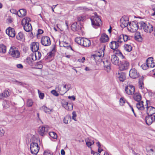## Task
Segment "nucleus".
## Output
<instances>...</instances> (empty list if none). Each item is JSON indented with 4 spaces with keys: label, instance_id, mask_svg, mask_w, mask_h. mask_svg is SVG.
Returning <instances> with one entry per match:
<instances>
[{
    "label": "nucleus",
    "instance_id": "f257e3e1",
    "mask_svg": "<svg viewBox=\"0 0 155 155\" xmlns=\"http://www.w3.org/2000/svg\"><path fill=\"white\" fill-rule=\"evenodd\" d=\"M138 23L141 28L146 33H150L153 30V26L149 23L140 21Z\"/></svg>",
    "mask_w": 155,
    "mask_h": 155
},
{
    "label": "nucleus",
    "instance_id": "f03ea898",
    "mask_svg": "<svg viewBox=\"0 0 155 155\" xmlns=\"http://www.w3.org/2000/svg\"><path fill=\"white\" fill-rule=\"evenodd\" d=\"M75 41L79 45L85 47H88L91 45L90 41L88 39L81 37L76 38Z\"/></svg>",
    "mask_w": 155,
    "mask_h": 155
},
{
    "label": "nucleus",
    "instance_id": "7ed1b4c3",
    "mask_svg": "<svg viewBox=\"0 0 155 155\" xmlns=\"http://www.w3.org/2000/svg\"><path fill=\"white\" fill-rule=\"evenodd\" d=\"M31 21L30 18L26 17L22 20L21 24L23 26L24 30L26 32H29L32 30V27L29 22Z\"/></svg>",
    "mask_w": 155,
    "mask_h": 155
},
{
    "label": "nucleus",
    "instance_id": "20e7f679",
    "mask_svg": "<svg viewBox=\"0 0 155 155\" xmlns=\"http://www.w3.org/2000/svg\"><path fill=\"white\" fill-rule=\"evenodd\" d=\"M120 44L118 43L117 41H112L110 44V48L113 50H114V53L116 54H118L119 56H121L123 58L124 56L123 55L121 52L120 51L117 49L119 46Z\"/></svg>",
    "mask_w": 155,
    "mask_h": 155
},
{
    "label": "nucleus",
    "instance_id": "39448f33",
    "mask_svg": "<svg viewBox=\"0 0 155 155\" xmlns=\"http://www.w3.org/2000/svg\"><path fill=\"white\" fill-rule=\"evenodd\" d=\"M137 22L136 21L130 22L128 26H127V29L131 32H135L138 29L139 27Z\"/></svg>",
    "mask_w": 155,
    "mask_h": 155
},
{
    "label": "nucleus",
    "instance_id": "423d86ee",
    "mask_svg": "<svg viewBox=\"0 0 155 155\" xmlns=\"http://www.w3.org/2000/svg\"><path fill=\"white\" fill-rule=\"evenodd\" d=\"M92 25L93 27L96 28V27L99 26L102 24L101 21L97 16H95L91 17Z\"/></svg>",
    "mask_w": 155,
    "mask_h": 155
},
{
    "label": "nucleus",
    "instance_id": "0eeeda50",
    "mask_svg": "<svg viewBox=\"0 0 155 155\" xmlns=\"http://www.w3.org/2000/svg\"><path fill=\"white\" fill-rule=\"evenodd\" d=\"M9 54L14 58H18L20 57V54L17 49L14 46L11 47L9 51Z\"/></svg>",
    "mask_w": 155,
    "mask_h": 155
},
{
    "label": "nucleus",
    "instance_id": "6e6552de",
    "mask_svg": "<svg viewBox=\"0 0 155 155\" xmlns=\"http://www.w3.org/2000/svg\"><path fill=\"white\" fill-rule=\"evenodd\" d=\"M39 149L37 143L33 142L31 144L30 149L32 154L36 155L38 153Z\"/></svg>",
    "mask_w": 155,
    "mask_h": 155
},
{
    "label": "nucleus",
    "instance_id": "1a4fd4ad",
    "mask_svg": "<svg viewBox=\"0 0 155 155\" xmlns=\"http://www.w3.org/2000/svg\"><path fill=\"white\" fill-rule=\"evenodd\" d=\"M41 41L42 45L45 46H48L51 43L50 38L47 36L42 37L41 39Z\"/></svg>",
    "mask_w": 155,
    "mask_h": 155
},
{
    "label": "nucleus",
    "instance_id": "9d476101",
    "mask_svg": "<svg viewBox=\"0 0 155 155\" xmlns=\"http://www.w3.org/2000/svg\"><path fill=\"white\" fill-rule=\"evenodd\" d=\"M135 91L134 87L132 85H129L125 87L126 92L129 95H132L134 94Z\"/></svg>",
    "mask_w": 155,
    "mask_h": 155
},
{
    "label": "nucleus",
    "instance_id": "9b49d317",
    "mask_svg": "<svg viewBox=\"0 0 155 155\" xmlns=\"http://www.w3.org/2000/svg\"><path fill=\"white\" fill-rule=\"evenodd\" d=\"M130 64L127 61H123L120 65L119 68L120 71H124L127 69L129 66Z\"/></svg>",
    "mask_w": 155,
    "mask_h": 155
},
{
    "label": "nucleus",
    "instance_id": "f8f14e48",
    "mask_svg": "<svg viewBox=\"0 0 155 155\" xmlns=\"http://www.w3.org/2000/svg\"><path fill=\"white\" fill-rule=\"evenodd\" d=\"M129 75L132 78H136L139 76V73L135 68H132L129 71Z\"/></svg>",
    "mask_w": 155,
    "mask_h": 155
},
{
    "label": "nucleus",
    "instance_id": "ddd939ff",
    "mask_svg": "<svg viewBox=\"0 0 155 155\" xmlns=\"http://www.w3.org/2000/svg\"><path fill=\"white\" fill-rule=\"evenodd\" d=\"M147 102L148 101H147V114L149 115L152 116V115L153 114H155V108L152 106H148Z\"/></svg>",
    "mask_w": 155,
    "mask_h": 155
},
{
    "label": "nucleus",
    "instance_id": "4468645a",
    "mask_svg": "<svg viewBox=\"0 0 155 155\" xmlns=\"http://www.w3.org/2000/svg\"><path fill=\"white\" fill-rule=\"evenodd\" d=\"M48 128L45 127H40L38 130L40 135L43 136L48 133Z\"/></svg>",
    "mask_w": 155,
    "mask_h": 155
},
{
    "label": "nucleus",
    "instance_id": "2eb2a0df",
    "mask_svg": "<svg viewBox=\"0 0 155 155\" xmlns=\"http://www.w3.org/2000/svg\"><path fill=\"white\" fill-rule=\"evenodd\" d=\"M39 44L36 42H34L31 44V49L33 52H36L38 50Z\"/></svg>",
    "mask_w": 155,
    "mask_h": 155
},
{
    "label": "nucleus",
    "instance_id": "dca6fc26",
    "mask_svg": "<svg viewBox=\"0 0 155 155\" xmlns=\"http://www.w3.org/2000/svg\"><path fill=\"white\" fill-rule=\"evenodd\" d=\"M6 33L10 37H14L15 35V29L14 28L9 27L6 30Z\"/></svg>",
    "mask_w": 155,
    "mask_h": 155
},
{
    "label": "nucleus",
    "instance_id": "f3484780",
    "mask_svg": "<svg viewBox=\"0 0 155 155\" xmlns=\"http://www.w3.org/2000/svg\"><path fill=\"white\" fill-rule=\"evenodd\" d=\"M117 76L120 81L123 82L126 79V74L123 72H119L117 74Z\"/></svg>",
    "mask_w": 155,
    "mask_h": 155
},
{
    "label": "nucleus",
    "instance_id": "a211bd4d",
    "mask_svg": "<svg viewBox=\"0 0 155 155\" xmlns=\"http://www.w3.org/2000/svg\"><path fill=\"white\" fill-rule=\"evenodd\" d=\"M111 61L112 64L115 65H118L120 64L119 59L115 54L112 55Z\"/></svg>",
    "mask_w": 155,
    "mask_h": 155
},
{
    "label": "nucleus",
    "instance_id": "6ab92c4d",
    "mask_svg": "<svg viewBox=\"0 0 155 155\" xmlns=\"http://www.w3.org/2000/svg\"><path fill=\"white\" fill-rule=\"evenodd\" d=\"M63 106L68 110L70 111L72 110L73 105L72 104L69 103L67 102L64 101L62 103Z\"/></svg>",
    "mask_w": 155,
    "mask_h": 155
},
{
    "label": "nucleus",
    "instance_id": "aec40b11",
    "mask_svg": "<svg viewBox=\"0 0 155 155\" xmlns=\"http://www.w3.org/2000/svg\"><path fill=\"white\" fill-rule=\"evenodd\" d=\"M146 63L148 66L150 68H153L155 66V64L154 62L153 58L150 57L147 58L146 61Z\"/></svg>",
    "mask_w": 155,
    "mask_h": 155
},
{
    "label": "nucleus",
    "instance_id": "412c9836",
    "mask_svg": "<svg viewBox=\"0 0 155 155\" xmlns=\"http://www.w3.org/2000/svg\"><path fill=\"white\" fill-rule=\"evenodd\" d=\"M154 117L153 116L149 115L146 117L145 121L147 124L148 125H150L153 121H154Z\"/></svg>",
    "mask_w": 155,
    "mask_h": 155
},
{
    "label": "nucleus",
    "instance_id": "4be33fe9",
    "mask_svg": "<svg viewBox=\"0 0 155 155\" xmlns=\"http://www.w3.org/2000/svg\"><path fill=\"white\" fill-rule=\"evenodd\" d=\"M120 26L122 28H124L126 27L127 28L130 22L127 20H125L124 18H121L120 20Z\"/></svg>",
    "mask_w": 155,
    "mask_h": 155
},
{
    "label": "nucleus",
    "instance_id": "5701e85b",
    "mask_svg": "<svg viewBox=\"0 0 155 155\" xmlns=\"http://www.w3.org/2000/svg\"><path fill=\"white\" fill-rule=\"evenodd\" d=\"M109 40L108 36L105 34L104 33L102 34L100 38V41L102 43H105L108 41Z\"/></svg>",
    "mask_w": 155,
    "mask_h": 155
},
{
    "label": "nucleus",
    "instance_id": "b1692460",
    "mask_svg": "<svg viewBox=\"0 0 155 155\" xmlns=\"http://www.w3.org/2000/svg\"><path fill=\"white\" fill-rule=\"evenodd\" d=\"M9 95V94L8 90H5L3 93H0V99H3L4 98L7 97Z\"/></svg>",
    "mask_w": 155,
    "mask_h": 155
},
{
    "label": "nucleus",
    "instance_id": "393cba45",
    "mask_svg": "<svg viewBox=\"0 0 155 155\" xmlns=\"http://www.w3.org/2000/svg\"><path fill=\"white\" fill-rule=\"evenodd\" d=\"M26 14V10L25 9H21L17 12V15L20 17H22L25 16Z\"/></svg>",
    "mask_w": 155,
    "mask_h": 155
},
{
    "label": "nucleus",
    "instance_id": "a878e982",
    "mask_svg": "<svg viewBox=\"0 0 155 155\" xmlns=\"http://www.w3.org/2000/svg\"><path fill=\"white\" fill-rule=\"evenodd\" d=\"M77 25V22L73 23L71 25V29L74 31H79L81 30V27H80L78 25Z\"/></svg>",
    "mask_w": 155,
    "mask_h": 155
},
{
    "label": "nucleus",
    "instance_id": "bb28decb",
    "mask_svg": "<svg viewBox=\"0 0 155 155\" xmlns=\"http://www.w3.org/2000/svg\"><path fill=\"white\" fill-rule=\"evenodd\" d=\"M105 48V46H104V48H103V49L101 51V54H96L93 55L91 56V58H93L95 60H96L97 57H103L104 55V50Z\"/></svg>",
    "mask_w": 155,
    "mask_h": 155
},
{
    "label": "nucleus",
    "instance_id": "cd10ccee",
    "mask_svg": "<svg viewBox=\"0 0 155 155\" xmlns=\"http://www.w3.org/2000/svg\"><path fill=\"white\" fill-rule=\"evenodd\" d=\"M133 98L135 100L138 102L140 101L141 99L140 94L138 93H136L134 94Z\"/></svg>",
    "mask_w": 155,
    "mask_h": 155
},
{
    "label": "nucleus",
    "instance_id": "c85d7f7f",
    "mask_svg": "<svg viewBox=\"0 0 155 155\" xmlns=\"http://www.w3.org/2000/svg\"><path fill=\"white\" fill-rule=\"evenodd\" d=\"M41 110H43L45 111L46 113H50V112H51L52 110V109H51L48 108L45 106H43L40 108Z\"/></svg>",
    "mask_w": 155,
    "mask_h": 155
},
{
    "label": "nucleus",
    "instance_id": "c756f323",
    "mask_svg": "<svg viewBox=\"0 0 155 155\" xmlns=\"http://www.w3.org/2000/svg\"><path fill=\"white\" fill-rule=\"evenodd\" d=\"M143 77L142 76L140 77L139 79V87L141 89H142L143 87Z\"/></svg>",
    "mask_w": 155,
    "mask_h": 155
},
{
    "label": "nucleus",
    "instance_id": "7c9ffc66",
    "mask_svg": "<svg viewBox=\"0 0 155 155\" xmlns=\"http://www.w3.org/2000/svg\"><path fill=\"white\" fill-rule=\"evenodd\" d=\"M124 47V50L128 52H130L132 50V48L130 45L125 44Z\"/></svg>",
    "mask_w": 155,
    "mask_h": 155
},
{
    "label": "nucleus",
    "instance_id": "2f4dec72",
    "mask_svg": "<svg viewBox=\"0 0 155 155\" xmlns=\"http://www.w3.org/2000/svg\"><path fill=\"white\" fill-rule=\"evenodd\" d=\"M56 89L58 90V91H59L61 95H63L64 94L66 93L69 90V89H68L67 90H65L64 92H62L61 91V87L60 85H58L56 87Z\"/></svg>",
    "mask_w": 155,
    "mask_h": 155
},
{
    "label": "nucleus",
    "instance_id": "473e14b6",
    "mask_svg": "<svg viewBox=\"0 0 155 155\" xmlns=\"http://www.w3.org/2000/svg\"><path fill=\"white\" fill-rule=\"evenodd\" d=\"M143 102L141 101L140 102L138 103L136 105L137 107V108L141 110H143L144 109V107L143 104Z\"/></svg>",
    "mask_w": 155,
    "mask_h": 155
},
{
    "label": "nucleus",
    "instance_id": "72a5a7b5",
    "mask_svg": "<svg viewBox=\"0 0 155 155\" xmlns=\"http://www.w3.org/2000/svg\"><path fill=\"white\" fill-rule=\"evenodd\" d=\"M6 51V46L3 44L0 45V52L4 53H5Z\"/></svg>",
    "mask_w": 155,
    "mask_h": 155
},
{
    "label": "nucleus",
    "instance_id": "f704fd0d",
    "mask_svg": "<svg viewBox=\"0 0 155 155\" xmlns=\"http://www.w3.org/2000/svg\"><path fill=\"white\" fill-rule=\"evenodd\" d=\"M17 39L18 40H22L24 37V35L21 32H19L16 35Z\"/></svg>",
    "mask_w": 155,
    "mask_h": 155
},
{
    "label": "nucleus",
    "instance_id": "c9c22d12",
    "mask_svg": "<svg viewBox=\"0 0 155 155\" xmlns=\"http://www.w3.org/2000/svg\"><path fill=\"white\" fill-rule=\"evenodd\" d=\"M30 57L33 61H35L36 60L38 59L37 58V54L36 53L31 54Z\"/></svg>",
    "mask_w": 155,
    "mask_h": 155
},
{
    "label": "nucleus",
    "instance_id": "e433bc0d",
    "mask_svg": "<svg viewBox=\"0 0 155 155\" xmlns=\"http://www.w3.org/2000/svg\"><path fill=\"white\" fill-rule=\"evenodd\" d=\"M71 117L70 116L67 115L63 119L64 123L66 124H68V121L69 120H71Z\"/></svg>",
    "mask_w": 155,
    "mask_h": 155
},
{
    "label": "nucleus",
    "instance_id": "4c0bfd02",
    "mask_svg": "<svg viewBox=\"0 0 155 155\" xmlns=\"http://www.w3.org/2000/svg\"><path fill=\"white\" fill-rule=\"evenodd\" d=\"M49 135L54 139H56L57 138V134L54 132H50L49 133Z\"/></svg>",
    "mask_w": 155,
    "mask_h": 155
},
{
    "label": "nucleus",
    "instance_id": "58836bf2",
    "mask_svg": "<svg viewBox=\"0 0 155 155\" xmlns=\"http://www.w3.org/2000/svg\"><path fill=\"white\" fill-rule=\"evenodd\" d=\"M104 67L109 70L110 69V63L108 62V61H106L105 62H104Z\"/></svg>",
    "mask_w": 155,
    "mask_h": 155
},
{
    "label": "nucleus",
    "instance_id": "ea45409f",
    "mask_svg": "<svg viewBox=\"0 0 155 155\" xmlns=\"http://www.w3.org/2000/svg\"><path fill=\"white\" fill-rule=\"evenodd\" d=\"M123 35H120L118 37V38L117 40V42L120 44L122 42H123L124 41L123 39Z\"/></svg>",
    "mask_w": 155,
    "mask_h": 155
},
{
    "label": "nucleus",
    "instance_id": "a19ab883",
    "mask_svg": "<svg viewBox=\"0 0 155 155\" xmlns=\"http://www.w3.org/2000/svg\"><path fill=\"white\" fill-rule=\"evenodd\" d=\"M61 44L63 45L64 47H68V48H70V49H72L71 47L68 43L64 41H62L61 42Z\"/></svg>",
    "mask_w": 155,
    "mask_h": 155
},
{
    "label": "nucleus",
    "instance_id": "79ce46f5",
    "mask_svg": "<svg viewBox=\"0 0 155 155\" xmlns=\"http://www.w3.org/2000/svg\"><path fill=\"white\" fill-rule=\"evenodd\" d=\"M123 35V39L124 41L125 42L127 41V40H130V37L125 35Z\"/></svg>",
    "mask_w": 155,
    "mask_h": 155
},
{
    "label": "nucleus",
    "instance_id": "37998d69",
    "mask_svg": "<svg viewBox=\"0 0 155 155\" xmlns=\"http://www.w3.org/2000/svg\"><path fill=\"white\" fill-rule=\"evenodd\" d=\"M33 104L32 101L30 99L28 100L27 103V106L28 107H31Z\"/></svg>",
    "mask_w": 155,
    "mask_h": 155
},
{
    "label": "nucleus",
    "instance_id": "c03bdc74",
    "mask_svg": "<svg viewBox=\"0 0 155 155\" xmlns=\"http://www.w3.org/2000/svg\"><path fill=\"white\" fill-rule=\"evenodd\" d=\"M38 91L39 94V97L41 99H43L44 98L45 96L44 93H43L41 92L39 90H38Z\"/></svg>",
    "mask_w": 155,
    "mask_h": 155
},
{
    "label": "nucleus",
    "instance_id": "a18cd8bd",
    "mask_svg": "<svg viewBox=\"0 0 155 155\" xmlns=\"http://www.w3.org/2000/svg\"><path fill=\"white\" fill-rule=\"evenodd\" d=\"M125 102V99L124 98L121 97L120 99V104L121 106H123Z\"/></svg>",
    "mask_w": 155,
    "mask_h": 155
},
{
    "label": "nucleus",
    "instance_id": "49530a36",
    "mask_svg": "<svg viewBox=\"0 0 155 155\" xmlns=\"http://www.w3.org/2000/svg\"><path fill=\"white\" fill-rule=\"evenodd\" d=\"M26 61L30 65H31L33 64V61L32 60L30 57L27 58Z\"/></svg>",
    "mask_w": 155,
    "mask_h": 155
},
{
    "label": "nucleus",
    "instance_id": "de8ad7c7",
    "mask_svg": "<svg viewBox=\"0 0 155 155\" xmlns=\"http://www.w3.org/2000/svg\"><path fill=\"white\" fill-rule=\"evenodd\" d=\"M141 67L143 70H146L148 68H149V66H148V65L147 64V63H146L142 64L141 66Z\"/></svg>",
    "mask_w": 155,
    "mask_h": 155
},
{
    "label": "nucleus",
    "instance_id": "09e8293b",
    "mask_svg": "<svg viewBox=\"0 0 155 155\" xmlns=\"http://www.w3.org/2000/svg\"><path fill=\"white\" fill-rule=\"evenodd\" d=\"M51 93L55 96L58 97L59 96V94L54 90H52L51 91Z\"/></svg>",
    "mask_w": 155,
    "mask_h": 155
},
{
    "label": "nucleus",
    "instance_id": "8fccbe9b",
    "mask_svg": "<svg viewBox=\"0 0 155 155\" xmlns=\"http://www.w3.org/2000/svg\"><path fill=\"white\" fill-rule=\"evenodd\" d=\"M72 119L74 120L75 121H76L77 120L76 117L77 116V115L76 114L75 112L73 111L72 113Z\"/></svg>",
    "mask_w": 155,
    "mask_h": 155
},
{
    "label": "nucleus",
    "instance_id": "3c124183",
    "mask_svg": "<svg viewBox=\"0 0 155 155\" xmlns=\"http://www.w3.org/2000/svg\"><path fill=\"white\" fill-rule=\"evenodd\" d=\"M135 39L139 41H140L141 40V37L140 35H136L135 36Z\"/></svg>",
    "mask_w": 155,
    "mask_h": 155
},
{
    "label": "nucleus",
    "instance_id": "603ef678",
    "mask_svg": "<svg viewBox=\"0 0 155 155\" xmlns=\"http://www.w3.org/2000/svg\"><path fill=\"white\" fill-rule=\"evenodd\" d=\"M85 59L84 57H83L82 58H80L78 60V61L80 62L84 63Z\"/></svg>",
    "mask_w": 155,
    "mask_h": 155
},
{
    "label": "nucleus",
    "instance_id": "864d4df0",
    "mask_svg": "<svg viewBox=\"0 0 155 155\" xmlns=\"http://www.w3.org/2000/svg\"><path fill=\"white\" fill-rule=\"evenodd\" d=\"M10 12L12 13L13 14H16L17 13V12H18V11H16L15 9H13V8L11 9L10 10Z\"/></svg>",
    "mask_w": 155,
    "mask_h": 155
},
{
    "label": "nucleus",
    "instance_id": "5fc2aeb1",
    "mask_svg": "<svg viewBox=\"0 0 155 155\" xmlns=\"http://www.w3.org/2000/svg\"><path fill=\"white\" fill-rule=\"evenodd\" d=\"M5 133V131L2 128H0V135L2 136Z\"/></svg>",
    "mask_w": 155,
    "mask_h": 155
},
{
    "label": "nucleus",
    "instance_id": "6e6d98bb",
    "mask_svg": "<svg viewBox=\"0 0 155 155\" xmlns=\"http://www.w3.org/2000/svg\"><path fill=\"white\" fill-rule=\"evenodd\" d=\"M36 53L37 54V56H38V57H37V58H38V59L39 60L41 56V54L40 52L39 51H38L37 53Z\"/></svg>",
    "mask_w": 155,
    "mask_h": 155
},
{
    "label": "nucleus",
    "instance_id": "4d7b16f0",
    "mask_svg": "<svg viewBox=\"0 0 155 155\" xmlns=\"http://www.w3.org/2000/svg\"><path fill=\"white\" fill-rule=\"evenodd\" d=\"M84 17H82V16L78 17L77 18V19L78 21H82L84 19Z\"/></svg>",
    "mask_w": 155,
    "mask_h": 155
},
{
    "label": "nucleus",
    "instance_id": "13d9d810",
    "mask_svg": "<svg viewBox=\"0 0 155 155\" xmlns=\"http://www.w3.org/2000/svg\"><path fill=\"white\" fill-rule=\"evenodd\" d=\"M68 98L69 99H72L73 101H74L75 99V98L74 96H69L68 97Z\"/></svg>",
    "mask_w": 155,
    "mask_h": 155
},
{
    "label": "nucleus",
    "instance_id": "bf43d9fd",
    "mask_svg": "<svg viewBox=\"0 0 155 155\" xmlns=\"http://www.w3.org/2000/svg\"><path fill=\"white\" fill-rule=\"evenodd\" d=\"M86 144L87 147H89L92 145V142H86Z\"/></svg>",
    "mask_w": 155,
    "mask_h": 155
},
{
    "label": "nucleus",
    "instance_id": "052dcab7",
    "mask_svg": "<svg viewBox=\"0 0 155 155\" xmlns=\"http://www.w3.org/2000/svg\"><path fill=\"white\" fill-rule=\"evenodd\" d=\"M53 55L54 53L52 52H50L48 54V57L49 58L53 56Z\"/></svg>",
    "mask_w": 155,
    "mask_h": 155
},
{
    "label": "nucleus",
    "instance_id": "680f3d73",
    "mask_svg": "<svg viewBox=\"0 0 155 155\" xmlns=\"http://www.w3.org/2000/svg\"><path fill=\"white\" fill-rule=\"evenodd\" d=\"M17 67L18 68H20V69H22L23 68V66L21 64H18L17 65Z\"/></svg>",
    "mask_w": 155,
    "mask_h": 155
},
{
    "label": "nucleus",
    "instance_id": "e2e57ef3",
    "mask_svg": "<svg viewBox=\"0 0 155 155\" xmlns=\"http://www.w3.org/2000/svg\"><path fill=\"white\" fill-rule=\"evenodd\" d=\"M43 31L41 29H39L38 30V33L39 34H41L43 33Z\"/></svg>",
    "mask_w": 155,
    "mask_h": 155
},
{
    "label": "nucleus",
    "instance_id": "0e129e2a",
    "mask_svg": "<svg viewBox=\"0 0 155 155\" xmlns=\"http://www.w3.org/2000/svg\"><path fill=\"white\" fill-rule=\"evenodd\" d=\"M130 107L131 108V110H132V111L133 112V113L134 114V115L136 117V114H135V112H134V110L133 108V107L131 106V105H130Z\"/></svg>",
    "mask_w": 155,
    "mask_h": 155
},
{
    "label": "nucleus",
    "instance_id": "69168bd1",
    "mask_svg": "<svg viewBox=\"0 0 155 155\" xmlns=\"http://www.w3.org/2000/svg\"><path fill=\"white\" fill-rule=\"evenodd\" d=\"M63 87L64 88H66V90H68V89H69V86H68V85L67 84H65L64 85V86H63Z\"/></svg>",
    "mask_w": 155,
    "mask_h": 155
},
{
    "label": "nucleus",
    "instance_id": "338daca9",
    "mask_svg": "<svg viewBox=\"0 0 155 155\" xmlns=\"http://www.w3.org/2000/svg\"><path fill=\"white\" fill-rule=\"evenodd\" d=\"M61 154L62 155H64L65 154V152L63 149H62L61 150Z\"/></svg>",
    "mask_w": 155,
    "mask_h": 155
},
{
    "label": "nucleus",
    "instance_id": "774afa93",
    "mask_svg": "<svg viewBox=\"0 0 155 155\" xmlns=\"http://www.w3.org/2000/svg\"><path fill=\"white\" fill-rule=\"evenodd\" d=\"M8 20V23H11L12 22V20L11 18H9Z\"/></svg>",
    "mask_w": 155,
    "mask_h": 155
}]
</instances>
